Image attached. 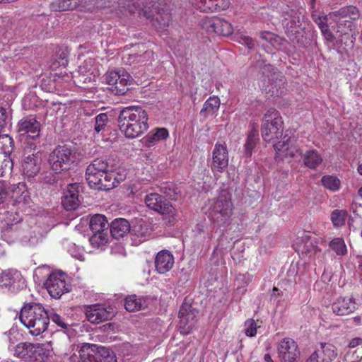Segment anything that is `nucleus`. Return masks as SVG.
<instances>
[{
  "label": "nucleus",
  "instance_id": "nucleus-1",
  "mask_svg": "<svg viewBox=\"0 0 362 362\" xmlns=\"http://www.w3.org/2000/svg\"><path fill=\"white\" fill-rule=\"evenodd\" d=\"M148 114L141 106H128L119 113V127L127 138L134 139L148 130Z\"/></svg>",
  "mask_w": 362,
  "mask_h": 362
},
{
  "label": "nucleus",
  "instance_id": "nucleus-2",
  "mask_svg": "<svg viewBox=\"0 0 362 362\" xmlns=\"http://www.w3.org/2000/svg\"><path fill=\"white\" fill-rule=\"evenodd\" d=\"M233 209L231 196L226 190L221 191L216 198L209 199L203 208L204 212L218 227L230 223Z\"/></svg>",
  "mask_w": 362,
  "mask_h": 362
},
{
  "label": "nucleus",
  "instance_id": "nucleus-3",
  "mask_svg": "<svg viewBox=\"0 0 362 362\" xmlns=\"http://www.w3.org/2000/svg\"><path fill=\"white\" fill-rule=\"evenodd\" d=\"M20 320L25 327L30 329L32 335L38 336L47 329L48 310L40 303L25 304L21 310Z\"/></svg>",
  "mask_w": 362,
  "mask_h": 362
},
{
  "label": "nucleus",
  "instance_id": "nucleus-4",
  "mask_svg": "<svg viewBox=\"0 0 362 362\" xmlns=\"http://www.w3.org/2000/svg\"><path fill=\"white\" fill-rule=\"evenodd\" d=\"M157 0H125L123 2L124 15L133 14L136 12L139 16H143L146 18H153L156 14V21L162 27L168 26L170 21V15L163 9L160 10L158 6H156Z\"/></svg>",
  "mask_w": 362,
  "mask_h": 362
},
{
  "label": "nucleus",
  "instance_id": "nucleus-5",
  "mask_svg": "<svg viewBox=\"0 0 362 362\" xmlns=\"http://www.w3.org/2000/svg\"><path fill=\"white\" fill-rule=\"evenodd\" d=\"M93 60L91 59H86L83 64L78 66L77 72L74 74L72 73H56L54 76V80L57 86H62L65 84L69 87L71 82L78 86L81 84L90 83L95 81L98 72L93 67Z\"/></svg>",
  "mask_w": 362,
  "mask_h": 362
},
{
  "label": "nucleus",
  "instance_id": "nucleus-6",
  "mask_svg": "<svg viewBox=\"0 0 362 362\" xmlns=\"http://www.w3.org/2000/svg\"><path fill=\"white\" fill-rule=\"evenodd\" d=\"M261 132L263 139L267 142L278 139L281 136L283 120L276 110L270 108L264 114Z\"/></svg>",
  "mask_w": 362,
  "mask_h": 362
},
{
  "label": "nucleus",
  "instance_id": "nucleus-7",
  "mask_svg": "<svg viewBox=\"0 0 362 362\" xmlns=\"http://www.w3.org/2000/svg\"><path fill=\"white\" fill-rule=\"evenodd\" d=\"M297 139L294 136H291L286 131L282 139L274 144V148L276 151L275 159L276 161L284 160L286 159H299L301 158L303 151L296 144Z\"/></svg>",
  "mask_w": 362,
  "mask_h": 362
},
{
  "label": "nucleus",
  "instance_id": "nucleus-8",
  "mask_svg": "<svg viewBox=\"0 0 362 362\" xmlns=\"http://www.w3.org/2000/svg\"><path fill=\"white\" fill-rule=\"evenodd\" d=\"M74 161V154L66 146H57L49 157L50 167L56 173L69 170Z\"/></svg>",
  "mask_w": 362,
  "mask_h": 362
},
{
  "label": "nucleus",
  "instance_id": "nucleus-9",
  "mask_svg": "<svg viewBox=\"0 0 362 362\" xmlns=\"http://www.w3.org/2000/svg\"><path fill=\"white\" fill-rule=\"evenodd\" d=\"M110 90L116 95H124L132 83L130 74L124 69L108 71L105 76Z\"/></svg>",
  "mask_w": 362,
  "mask_h": 362
},
{
  "label": "nucleus",
  "instance_id": "nucleus-10",
  "mask_svg": "<svg viewBox=\"0 0 362 362\" xmlns=\"http://www.w3.org/2000/svg\"><path fill=\"white\" fill-rule=\"evenodd\" d=\"M44 285L50 296L56 299L71 291V284L66 281V275L63 272L50 274Z\"/></svg>",
  "mask_w": 362,
  "mask_h": 362
},
{
  "label": "nucleus",
  "instance_id": "nucleus-11",
  "mask_svg": "<svg viewBox=\"0 0 362 362\" xmlns=\"http://www.w3.org/2000/svg\"><path fill=\"white\" fill-rule=\"evenodd\" d=\"M144 202L149 209L165 216L169 218L175 219L177 216V211L173 206L158 193L146 194L144 198Z\"/></svg>",
  "mask_w": 362,
  "mask_h": 362
},
{
  "label": "nucleus",
  "instance_id": "nucleus-12",
  "mask_svg": "<svg viewBox=\"0 0 362 362\" xmlns=\"http://www.w3.org/2000/svg\"><path fill=\"white\" fill-rule=\"evenodd\" d=\"M24 158L21 164V170L26 177H34L40 171L41 158L40 151H36L35 146L30 145L24 149Z\"/></svg>",
  "mask_w": 362,
  "mask_h": 362
},
{
  "label": "nucleus",
  "instance_id": "nucleus-13",
  "mask_svg": "<svg viewBox=\"0 0 362 362\" xmlns=\"http://www.w3.org/2000/svg\"><path fill=\"white\" fill-rule=\"evenodd\" d=\"M25 287V279L20 272L9 269L0 274V288L15 293Z\"/></svg>",
  "mask_w": 362,
  "mask_h": 362
},
{
  "label": "nucleus",
  "instance_id": "nucleus-14",
  "mask_svg": "<svg viewBox=\"0 0 362 362\" xmlns=\"http://www.w3.org/2000/svg\"><path fill=\"white\" fill-rule=\"evenodd\" d=\"M8 200L13 206L23 210L30 200L29 192L24 182L7 185Z\"/></svg>",
  "mask_w": 362,
  "mask_h": 362
},
{
  "label": "nucleus",
  "instance_id": "nucleus-15",
  "mask_svg": "<svg viewBox=\"0 0 362 362\" xmlns=\"http://www.w3.org/2000/svg\"><path fill=\"white\" fill-rule=\"evenodd\" d=\"M293 247L300 257L308 258V260L315 259L321 255V250L315 245V242L308 235L298 238Z\"/></svg>",
  "mask_w": 362,
  "mask_h": 362
},
{
  "label": "nucleus",
  "instance_id": "nucleus-16",
  "mask_svg": "<svg viewBox=\"0 0 362 362\" xmlns=\"http://www.w3.org/2000/svg\"><path fill=\"white\" fill-rule=\"evenodd\" d=\"M108 168L105 159L96 158L86 168V178L91 188L95 189Z\"/></svg>",
  "mask_w": 362,
  "mask_h": 362
},
{
  "label": "nucleus",
  "instance_id": "nucleus-17",
  "mask_svg": "<svg viewBox=\"0 0 362 362\" xmlns=\"http://www.w3.org/2000/svg\"><path fill=\"white\" fill-rule=\"evenodd\" d=\"M40 123L32 115L22 118L18 123V132L21 139L34 140L40 136Z\"/></svg>",
  "mask_w": 362,
  "mask_h": 362
},
{
  "label": "nucleus",
  "instance_id": "nucleus-18",
  "mask_svg": "<svg viewBox=\"0 0 362 362\" xmlns=\"http://www.w3.org/2000/svg\"><path fill=\"white\" fill-rule=\"evenodd\" d=\"M229 156L227 145L225 143L216 142L212 152L211 171L223 173L228 165Z\"/></svg>",
  "mask_w": 362,
  "mask_h": 362
},
{
  "label": "nucleus",
  "instance_id": "nucleus-19",
  "mask_svg": "<svg viewBox=\"0 0 362 362\" xmlns=\"http://www.w3.org/2000/svg\"><path fill=\"white\" fill-rule=\"evenodd\" d=\"M197 311L187 304L182 305L179 311V327L180 333L188 334L197 323Z\"/></svg>",
  "mask_w": 362,
  "mask_h": 362
},
{
  "label": "nucleus",
  "instance_id": "nucleus-20",
  "mask_svg": "<svg viewBox=\"0 0 362 362\" xmlns=\"http://www.w3.org/2000/svg\"><path fill=\"white\" fill-rule=\"evenodd\" d=\"M88 320L91 323H100L111 319L115 313L112 308H106L100 304L88 305L86 309Z\"/></svg>",
  "mask_w": 362,
  "mask_h": 362
},
{
  "label": "nucleus",
  "instance_id": "nucleus-21",
  "mask_svg": "<svg viewBox=\"0 0 362 362\" xmlns=\"http://www.w3.org/2000/svg\"><path fill=\"white\" fill-rule=\"evenodd\" d=\"M278 353L282 362H296L299 356L298 346L291 338H284L279 342Z\"/></svg>",
  "mask_w": 362,
  "mask_h": 362
},
{
  "label": "nucleus",
  "instance_id": "nucleus-22",
  "mask_svg": "<svg viewBox=\"0 0 362 362\" xmlns=\"http://www.w3.org/2000/svg\"><path fill=\"white\" fill-rule=\"evenodd\" d=\"M89 348L83 347L80 358L82 362H117L115 356L107 349L100 347L95 355L88 352Z\"/></svg>",
  "mask_w": 362,
  "mask_h": 362
},
{
  "label": "nucleus",
  "instance_id": "nucleus-23",
  "mask_svg": "<svg viewBox=\"0 0 362 362\" xmlns=\"http://www.w3.org/2000/svg\"><path fill=\"white\" fill-rule=\"evenodd\" d=\"M191 4L203 12H219L227 9L230 0H190Z\"/></svg>",
  "mask_w": 362,
  "mask_h": 362
},
{
  "label": "nucleus",
  "instance_id": "nucleus-24",
  "mask_svg": "<svg viewBox=\"0 0 362 362\" xmlns=\"http://www.w3.org/2000/svg\"><path fill=\"white\" fill-rule=\"evenodd\" d=\"M356 310V303L352 297L339 298L332 304L333 313L339 316L351 314Z\"/></svg>",
  "mask_w": 362,
  "mask_h": 362
},
{
  "label": "nucleus",
  "instance_id": "nucleus-25",
  "mask_svg": "<svg viewBox=\"0 0 362 362\" xmlns=\"http://www.w3.org/2000/svg\"><path fill=\"white\" fill-rule=\"evenodd\" d=\"M151 231V225L146 218H135L131 224V234L139 238L140 242L146 240Z\"/></svg>",
  "mask_w": 362,
  "mask_h": 362
},
{
  "label": "nucleus",
  "instance_id": "nucleus-26",
  "mask_svg": "<svg viewBox=\"0 0 362 362\" xmlns=\"http://www.w3.org/2000/svg\"><path fill=\"white\" fill-rule=\"evenodd\" d=\"M174 264V257L166 250L158 252L155 258V267L159 274H165L170 271Z\"/></svg>",
  "mask_w": 362,
  "mask_h": 362
},
{
  "label": "nucleus",
  "instance_id": "nucleus-27",
  "mask_svg": "<svg viewBox=\"0 0 362 362\" xmlns=\"http://www.w3.org/2000/svg\"><path fill=\"white\" fill-rule=\"evenodd\" d=\"M78 187L79 185L76 183L67 186L62 198V204L66 210L75 209L78 206Z\"/></svg>",
  "mask_w": 362,
  "mask_h": 362
},
{
  "label": "nucleus",
  "instance_id": "nucleus-28",
  "mask_svg": "<svg viewBox=\"0 0 362 362\" xmlns=\"http://www.w3.org/2000/svg\"><path fill=\"white\" fill-rule=\"evenodd\" d=\"M329 16L330 18L333 16L341 18L349 17L351 20H356L359 18V11L356 6H348L340 8L339 11L333 13H329ZM339 28L343 24L347 26L348 28L352 25V22L351 21L341 18L339 19Z\"/></svg>",
  "mask_w": 362,
  "mask_h": 362
},
{
  "label": "nucleus",
  "instance_id": "nucleus-29",
  "mask_svg": "<svg viewBox=\"0 0 362 362\" xmlns=\"http://www.w3.org/2000/svg\"><path fill=\"white\" fill-rule=\"evenodd\" d=\"M169 136V132L165 128H158L151 131L142 138L141 142L144 146L150 148L159 141L165 140Z\"/></svg>",
  "mask_w": 362,
  "mask_h": 362
},
{
  "label": "nucleus",
  "instance_id": "nucleus-30",
  "mask_svg": "<svg viewBox=\"0 0 362 362\" xmlns=\"http://www.w3.org/2000/svg\"><path fill=\"white\" fill-rule=\"evenodd\" d=\"M303 165L309 169H316L323 161L322 155L314 148H310L301 156Z\"/></svg>",
  "mask_w": 362,
  "mask_h": 362
},
{
  "label": "nucleus",
  "instance_id": "nucleus-31",
  "mask_svg": "<svg viewBox=\"0 0 362 362\" xmlns=\"http://www.w3.org/2000/svg\"><path fill=\"white\" fill-rule=\"evenodd\" d=\"M131 233V224L124 218H117L114 220L110 226V233L113 238H122L127 233Z\"/></svg>",
  "mask_w": 362,
  "mask_h": 362
},
{
  "label": "nucleus",
  "instance_id": "nucleus-32",
  "mask_svg": "<svg viewBox=\"0 0 362 362\" xmlns=\"http://www.w3.org/2000/svg\"><path fill=\"white\" fill-rule=\"evenodd\" d=\"M35 344L32 343H19L14 347V354L25 360H35Z\"/></svg>",
  "mask_w": 362,
  "mask_h": 362
},
{
  "label": "nucleus",
  "instance_id": "nucleus-33",
  "mask_svg": "<svg viewBox=\"0 0 362 362\" xmlns=\"http://www.w3.org/2000/svg\"><path fill=\"white\" fill-rule=\"evenodd\" d=\"M82 1L83 0H57L51 4V9L54 11H64L79 8L80 11H83Z\"/></svg>",
  "mask_w": 362,
  "mask_h": 362
},
{
  "label": "nucleus",
  "instance_id": "nucleus-34",
  "mask_svg": "<svg viewBox=\"0 0 362 362\" xmlns=\"http://www.w3.org/2000/svg\"><path fill=\"white\" fill-rule=\"evenodd\" d=\"M21 219V217L17 211H6L4 214H2L0 216L1 228L6 229L3 236L6 235V233H9L8 229L13 225L18 223Z\"/></svg>",
  "mask_w": 362,
  "mask_h": 362
},
{
  "label": "nucleus",
  "instance_id": "nucleus-35",
  "mask_svg": "<svg viewBox=\"0 0 362 362\" xmlns=\"http://www.w3.org/2000/svg\"><path fill=\"white\" fill-rule=\"evenodd\" d=\"M221 101L218 97L213 95L209 97L204 103L200 114L206 117L215 115L219 110Z\"/></svg>",
  "mask_w": 362,
  "mask_h": 362
},
{
  "label": "nucleus",
  "instance_id": "nucleus-36",
  "mask_svg": "<svg viewBox=\"0 0 362 362\" xmlns=\"http://www.w3.org/2000/svg\"><path fill=\"white\" fill-rule=\"evenodd\" d=\"M301 18L299 15L296 13L291 19L285 18L283 21V25L286 28L287 35L291 39H292L293 35L300 33Z\"/></svg>",
  "mask_w": 362,
  "mask_h": 362
},
{
  "label": "nucleus",
  "instance_id": "nucleus-37",
  "mask_svg": "<svg viewBox=\"0 0 362 362\" xmlns=\"http://www.w3.org/2000/svg\"><path fill=\"white\" fill-rule=\"evenodd\" d=\"M119 183V180L115 177V175L114 173H109L107 170H106L105 174H104L102 180L98 182L99 185L95 186V189L98 190H110L115 187Z\"/></svg>",
  "mask_w": 362,
  "mask_h": 362
},
{
  "label": "nucleus",
  "instance_id": "nucleus-38",
  "mask_svg": "<svg viewBox=\"0 0 362 362\" xmlns=\"http://www.w3.org/2000/svg\"><path fill=\"white\" fill-rule=\"evenodd\" d=\"M35 360L44 361L53 354L52 341H45L42 344H35Z\"/></svg>",
  "mask_w": 362,
  "mask_h": 362
},
{
  "label": "nucleus",
  "instance_id": "nucleus-39",
  "mask_svg": "<svg viewBox=\"0 0 362 362\" xmlns=\"http://www.w3.org/2000/svg\"><path fill=\"white\" fill-rule=\"evenodd\" d=\"M327 16H320L316 13L313 14V19L318 25L325 40L329 42H332L334 37L327 25Z\"/></svg>",
  "mask_w": 362,
  "mask_h": 362
},
{
  "label": "nucleus",
  "instance_id": "nucleus-40",
  "mask_svg": "<svg viewBox=\"0 0 362 362\" xmlns=\"http://www.w3.org/2000/svg\"><path fill=\"white\" fill-rule=\"evenodd\" d=\"M106 217L102 214H95L90 220V229L92 232H101L107 228Z\"/></svg>",
  "mask_w": 362,
  "mask_h": 362
},
{
  "label": "nucleus",
  "instance_id": "nucleus-41",
  "mask_svg": "<svg viewBox=\"0 0 362 362\" xmlns=\"http://www.w3.org/2000/svg\"><path fill=\"white\" fill-rule=\"evenodd\" d=\"M214 30L218 35L228 36L233 33L231 24L223 19H216L213 23Z\"/></svg>",
  "mask_w": 362,
  "mask_h": 362
},
{
  "label": "nucleus",
  "instance_id": "nucleus-42",
  "mask_svg": "<svg viewBox=\"0 0 362 362\" xmlns=\"http://www.w3.org/2000/svg\"><path fill=\"white\" fill-rule=\"evenodd\" d=\"M160 192L166 194L171 199L177 200L181 196V190L172 182L163 184L160 187Z\"/></svg>",
  "mask_w": 362,
  "mask_h": 362
},
{
  "label": "nucleus",
  "instance_id": "nucleus-43",
  "mask_svg": "<svg viewBox=\"0 0 362 362\" xmlns=\"http://www.w3.org/2000/svg\"><path fill=\"white\" fill-rule=\"evenodd\" d=\"M321 182L325 188L332 192L338 191L341 187L340 180L334 175H324Z\"/></svg>",
  "mask_w": 362,
  "mask_h": 362
},
{
  "label": "nucleus",
  "instance_id": "nucleus-44",
  "mask_svg": "<svg viewBox=\"0 0 362 362\" xmlns=\"http://www.w3.org/2000/svg\"><path fill=\"white\" fill-rule=\"evenodd\" d=\"M348 213L346 210L334 209L330 214L331 221L335 228L341 227L345 224Z\"/></svg>",
  "mask_w": 362,
  "mask_h": 362
},
{
  "label": "nucleus",
  "instance_id": "nucleus-45",
  "mask_svg": "<svg viewBox=\"0 0 362 362\" xmlns=\"http://www.w3.org/2000/svg\"><path fill=\"white\" fill-rule=\"evenodd\" d=\"M63 245L67 252L73 257L81 261L84 260L83 250L75 243L68 240H65L63 242Z\"/></svg>",
  "mask_w": 362,
  "mask_h": 362
},
{
  "label": "nucleus",
  "instance_id": "nucleus-46",
  "mask_svg": "<svg viewBox=\"0 0 362 362\" xmlns=\"http://www.w3.org/2000/svg\"><path fill=\"white\" fill-rule=\"evenodd\" d=\"M318 351L320 356H322V362H331L337 356L334 346L330 344H322V350H318Z\"/></svg>",
  "mask_w": 362,
  "mask_h": 362
},
{
  "label": "nucleus",
  "instance_id": "nucleus-47",
  "mask_svg": "<svg viewBox=\"0 0 362 362\" xmlns=\"http://www.w3.org/2000/svg\"><path fill=\"white\" fill-rule=\"evenodd\" d=\"M259 140L258 132L252 130L250 132L247 141L245 144V153L248 157L252 156V151L255 147L257 141Z\"/></svg>",
  "mask_w": 362,
  "mask_h": 362
},
{
  "label": "nucleus",
  "instance_id": "nucleus-48",
  "mask_svg": "<svg viewBox=\"0 0 362 362\" xmlns=\"http://www.w3.org/2000/svg\"><path fill=\"white\" fill-rule=\"evenodd\" d=\"M13 140L8 134L0 135V150L4 156H9L13 148Z\"/></svg>",
  "mask_w": 362,
  "mask_h": 362
},
{
  "label": "nucleus",
  "instance_id": "nucleus-49",
  "mask_svg": "<svg viewBox=\"0 0 362 362\" xmlns=\"http://www.w3.org/2000/svg\"><path fill=\"white\" fill-rule=\"evenodd\" d=\"M141 299L136 295L129 296L125 298L124 308L129 312L140 310L141 308Z\"/></svg>",
  "mask_w": 362,
  "mask_h": 362
},
{
  "label": "nucleus",
  "instance_id": "nucleus-50",
  "mask_svg": "<svg viewBox=\"0 0 362 362\" xmlns=\"http://www.w3.org/2000/svg\"><path fill=\"white\" fill-rule=\"evenodd\" d=\"M109 121L106 113H100L95 117L94 132L98 136L105 130Z\"/></svg>",
  "mask_w": 362,
  "mask_h": 362
},
{
  "label": "nucleus",
  "instance_id": "nucleus-51",
  "mask_svg": "<svg viewBox=\"0 0 362 362\" xmlns=\"http://www.w3.org/2000/svg\"><path fill=\"white\" fill-rule=\"evenodd\" d=\"M251 281V276L248 274H238L236 277L237 293L243 295L246 291V286Z\"/></svg>",
  "mask_w": 362,
  "mask_h": 362
},
{
  "label": "nucleus",
  "instance_id": "nucleus-52",
  "mask_svg": "<svg viewBox=\"0 0 362 362\" xmlns=\"http://www.w3.org/2000/svg\"><path fill=\"white\" fill-rule=\"evenodd\" d=\"M337 255H344L346 253V246L343 239L337 238L333 239L329 245Z\"/></svg>",
  "mask_w": 362,
  "mask_h": 362
},
{
  "label": "nucleus",
  "instance_id": "nucleus-53",
  "mask_svg": "<svg viewBox=\"0 0 362 362\" xmlns=\"http://www.w3.org/2000/svg\"><path fill=\"white\" fill-rule=\"evenodd\" d=\"M93 233V235L90 238V242L93 246L99 247L105 245L107 238V235L104 233V231Z\"/></svg>",
  "mask_w": 362,
  "mask_h": 362
},
{
  "label": "nucleus",
  "instance_id": "nucleus-54",
  "mask_svg": "<svg viewBox=\"0 0 362 362\" xmlns=\"http://www.w3.org/2000/svg\"><path fill=\"white\" fill-rule=\"evenodd\" d=\"M11 118L6 110L0 107V132L6 131L11 127Z\"/></svg>",
  "mask_w": 362,
  "mask_h": 362
},
{
  "label": "nucleus",
  "instance_id": "nucleus-55",
  "mask_svg": "<svg viewBox=\"0 0 362 362\" xmlns=\"http://www.w3.org/2000/svg\"><path fill=\"white\" fill-rule=\"evenodd\" d=\"M13 168V163L8 156H3L0 158V177L7 173H11Z\"/></svg>",
  "mask_w": 362,
  "mask_h": 362
},
{
  "label": "nucleus",
  "instance_id": "nucleus-56",
  "mask_svg": "<svg viewBox=\"0 0 362 362\" xmlns=\"http://www.w3.org/2000/svg\"><path fill=\"white\" fill-rule=\"evenodd\" d=\"M53 272H50V269L47 267V266H42V267H37L35 271H34V274H33V276H34V279L36 280V281H42L43 279L45 278V277H49V274H52Z\"/></svg>",
  "mask_w": 362,
  "mask_h": 362
},
{
  "label": "nucleus",
  "instance_id": "nucleus-57",
  "mask_svg": "<svg viewBox=\"0 0 362 362\" xmlns=\"http://www.w3.org/2000/svg\"><path fill=\"white\" fill-rule=\"evenodd\" d=\"M258 326L253 319H249L245 322V333L247 337H253L257 334Z\"/></svg>",
  "mask_w": 362,
  "mask_h": 362
},
{
  "label": "nucleus",
  "instance_id": "nucleus-58",
  "mask_svg": "<svg viewBox=\"0 0 362 362\" xmlns=\"http://www.w3.org/2000/svg\"><path fill=\"white\" fill-rule=\"evenodd\" d=\"M48 317L49 321L52 320L53 322H54L62 328H66L67 324L65 322L63 317H61L59 315L55 313L53 310L48 311Z\"/></svg>",
  "mask_w": 362,
  "mask_h": 362
},
{
  "label": "nucleus",
  "instance_id": "nucleus-59",
  "mask_svg": "<svg viewBox=\"0 0 362 362\" xmlns=\"http://www.w3.org/2000/svg\"><path fill=\"white\" fill-rule=\"evenodd\" d=\"M32 233H33L30 231L28 232V235L23 236L21 239V242L23 244L29 245L30 246H34L37 244L39 240L38 238L35 235L33 236Z\"/></svg>",
  "mask_w": 362,
  "mask_h": 362
},
{
  "label": "nucleus",
  "instance_id": "nucleus-60",
  "mask_svg": "<svg viewBox=\"0 0 362 362\" xmlns=\"http://www.w3.org/2000/svg\"><path fill=\"white\" fill-rule=\"evenodd\" d=\"M8 199L7 184L0 180V204Z\"/></svg>",
  "mask_w": 362,
  "mask_h": 362
},
{
  "label": "nucleus",
  "instance_id": "nucleus-61",
  "mask_svg": "<svg viewBox=\"0 0 362 362\" xmlns=\"http://www.w3.org/2000/svg\"><path fill=\"white\" fill-rule=\"evenodd\" d=\"M18 336L19 334L16 331H9L8 334H6L5 337L9 343V348H11V346L16 343V341L18 340Z\"/></svg>",
  "mask_w": 362,
  "mask_h": 362
},
{
  "label": "nucleus",
  "instance_id": "nucleus-62",
  "mask_svg": "<svg viewBox=\"0 0 362 362\" xmlns=\"http://www.w3.org/2000/svg\"><path fill=\"white\" fill-rule=\"evenodd\" d=\"M240 42L247 47L249 49H252L255 46V42L249 36H242L240 37Z\"/></svg>",
  "mask_w": 362,
  "mask_h": 362
},
{
  "label": "nucleus",
  "instance_id": "nucleus-63",
  "mask_svg": "<svg viewBox=\"0 0 362 362\" xmlns=\"http://www.w3.org/2000/svg\"><path fill=\"white\" fill-rule=\"evenodd\" d=\"M219 259H222V251L218 249H216L212 254L211 261L214 262V264H218Z\"/></svg>",
  "mask_w": 362,
  "mask_h": 362
},
{
  "label": "nucleus",
  "instance_id": "nucleus-64",
  "mask_svg": "<svg viewBox=\"0 0 362 362\" xmlns=\"http://www.w3.org/2000/svg\"><path fill=\"white\" fill-rule=\"evenodd\" d=\"M361 344H362V338L355 337L350 340V341L349 343V348H355Z\"/></svg>",
  "mask_w": 362,
  "mask_h": 362
}]
</instances>
